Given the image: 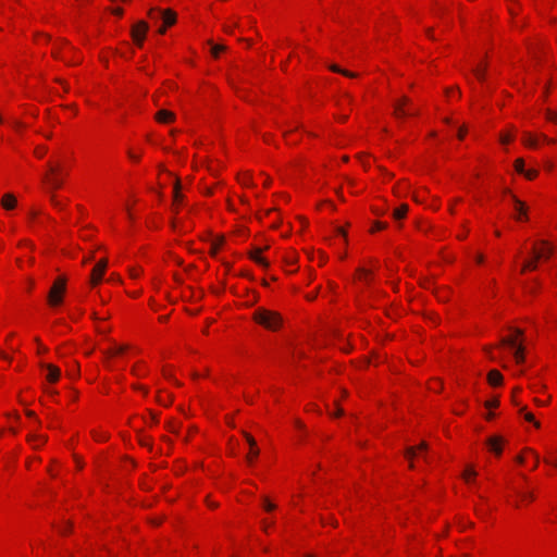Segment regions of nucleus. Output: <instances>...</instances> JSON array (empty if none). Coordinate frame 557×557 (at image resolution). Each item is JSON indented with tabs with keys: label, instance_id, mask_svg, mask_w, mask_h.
Segmentation results:
<instances>
[{
	"label": "nucleus",
	"instance_id": "nucleus-1",
	"mask_svg": "<svg viewBox=\"0 0 557 557\" xmlns=\"http://www.w3.org/2000/svg\"><path fill=\"white\" fill-rule=\"evenodd\" d=\"M253 320L270 331H276L282 325L281 315L265 308H258L253 312Z\"/></svg>",
	"mask_w": 557,
	"mask_h": 557
},
{
	"label": "nucleus",
	"instance_id": "nucleus-2",
	"mask_svg": "<svg viewBox=\"0 0 557 557\" xmlns=\"http://www.w3.org/2000/svg\"><path fill=\"white\" fill-rule=\"evenodd\" d=\"M66 289V278L59 276L52 284L48 294V304L52 307H57L63 301V294Z\"/></svg>",
	"mask_w": 557,
	"mask_h": 557
},
{
	"label": "nucleus",
	"instance_id": "nucleus-3",
	"mask_svg": "<svg viewBox=\"0 0 557 557\" xmlns=\"http://www.w3.org/2000/svg\"><path fill=\"white\" fill-rule=\"evenodd\" d=\"M502 346H508L513 350V357L517 363H522L524 361V347L521 343H517L515 336H507L500 339Z\"/></svg>",
	"mask_w": 557,
	"mask_h": 557
},
{
	"label": "nucleus",
	"instance_id": "nucleus-4",
	"mask_svg": "<svg viewBox=\"0 0 557 557\" xmlns=\"http://www.w3.org/2000/svg\"><path fill=\"white\" fill-rule=\"evenodd\" d=\"M148 28L149 26L145 21H139L132 27L131 34L138 47L143 46Z\"/></svg>",
	"mask_w": 557,
	"mask_h": 557
},
{
	"label": "nucleus",
	"instance_id": "nucleus-5",
	"mask_svg": "<svg viewBox=\"0 0 557 557\" xmlns=\"http://www.w3.org/2000/svg\"><path fill=\"white\" fill-rule=\"evenodd\" d=\"M540 244L542 245L541 248L536 245L532 247V255L535 260H546L553 255L554 248L546 240H542Z\"/></svg>",
	"mask_w": 557,
	"mask_h": 557
},
{
	"label": "nucleus",
	"instance_id": "nucleus-6",
	"mask_svg": "<svg viewBox=\"0 0 557 557\" xmlns=\"http://www.w3.org/2000/svg\"><path fill=\"white\" fill-rule=\"evenodd\" d=\"M410 100L407 97H403L399 101H397L394 106V114L396 117H405L409 115H414L418 113L416 109L406 110L404 106L409 104Z\"/></svg>",
	"mask_w": 557,
	"mask_h": 557
},
{
	"label": "nucleus",
	"instance_id": "nucleus-7",
	"mask_svg": "<svg viewBox=\"0 0 557 557\" xmlns=\"http://www.w3.org/2000/svg\"><path fill=\"white\" fill-rule=\"evenodd\" d=\"M107 264H108L107 260L102 259L94 267L91 275H90V281H91L92 285H97L102 280V276L107 269Z\"/></svg>",
	"mask_w": 557,
	"mask_h": 557
},
{
	"label": "nucleus",
	"instance_id": "nucleus-8",
	"mask_svg": "<svg viewBox=\"0 0 557 557\" xmlns=\"http://www.w3.org/2000/svg\"><path fill=\"white\" fill-rule=\"evenodd\" d=\"M58 168L49 164V174L45 180L51 189H58L62 186V180L58 176Z\"/></svg>",
	"mask_w": 557,
	"mask_h": 557
},
{
	"label": "nucleus",
	"instance_id": "nucleus-9",
	"mask_svg": "<svg viewBox=\"0 0 557 557\" xmlns=\"http://www.w3.org/2000/svg\"><path fill=\"white\" fill-rule=\"evenodd\" d=\"M42 369L47 370L46 380L50 383H55L60 379L61 371L58 367L49 363H40Z\"/></svg>",
	"mask_w": 557,
	"mask_h": 557
},
{
	"label": "nucleus",
	"instance_id": "nucleus-10",
	"mask_svg": "<svg viewBox=\"0 0 557 557\" xmlns=\"http://www.w3.org/2000/svg\"><path fill=\"white\" fill-rule=\"evenodd\" d=\"M243 434H244V436H245V438H246V441H247V443L249 444V447H250V451L247 455L246 459H247V462L249 465H251L253 458L259 455L260 450L257 447V443H256L255 438L250 434H248L246 432H243Z\"/></svg>",
	"mask_w": 557,
	"mask_h": 557
},
{
	"label": "nucleus",
	"instance_id": "nucleus-11",
	"mask_svg": "<svg viewBox=\"0 0 557 557\" xmlns=\"http://www.w3.org/2000/svg\"><path fill=\"white\" fill-rule=\"evenodd\" d=\"M487 445L490 449L497 456L502 454V443L503 438L500 436H492L487 440Z\"/></svg>",
	"mask_w": 557,
	"mask_h": 557
},
{
	"label": "nucleus",
	"instance_id": "nucleus-12",
	"mask_svg": "<svg viewBox=\"0 0 557 557\" xmlns=\"http://www.w3.org/2000/svg\"><path fill=\"white\" fill-rule=\"evenodd\" d=\"M160 16L163 20V25L172 26L176 22V13L171 9L160 11Z\"/></svg>",
	"mask_w": 557,
	"mask_h": 557
},
{
	"label": "nucleus",
	"instance_id": "nucleus-13",
	"mask_svg": "<svg viewBox=\"0 0 557 557\" xmlns=\"http://www.w3.org/2000/svg\"><path fill=\"white\" fill-rule=\"evenodd\" d=\"M156 120L160 123H171L175 120V115L173 112L162 109L156 113Z\"/></svg>",
	"mask_w": 557,
	"mask_h": 557
},
{
	"label": "nucleus",
	"instance_id": "nucleus-14",
	"mask_svg": "<svg viewBox=\"0 0 557 557\" xmlns=\"http://www.w3.org/2000/svg\"><path fill=\"white\" fill-rule=\"evenodd\" d=\"M511 198L513 201L515 210L518 212L517 219H527V208L524 203L521 200H519L516 196H511Z\"/></svg>",
	"mask_w": 557,
	"mask_h": 557
},
{
	"label": "nucleus",
	"instance_id": "nucleus-15",
	"mask_svg": "<svg viewBox=\"0 0 557 557\" xmlns=\"http://www.w3.org/2000/svg\"><path fill=\"white\" fill-rule=\"evenodd\" d=\"M428 448V444L425 442H422L418 447H408L406 449V457L409 459V460H412V458L416 456L417 454V450H424ZM409 467L412 469L413 468V463L412 461H410V465Z\"/></svg>",
	"mask_w": 557,
	"mask_h": 557
},
{
	"label": "nucleus",
	"instance_id": "nucleus-16",
	"mask_svg": "<svg viewBox=\"0 0 557 557\" xmlns=\"http://www.w3.org/2000/svg\"><path fill=\"white\" fill-rule=\"evenodd\" d=\"M488 383L493 386H498L503 383V375L497 370H491L487 374Z\"/></svg>",
	"mask_w": 557,
	"mask_h": 557
},
{
	"label": "nucleus",
	"instance_id": "nucleus-17",
	"mask_svg": "<svg viewBox=\"0 0 557 557\" xmlns=\"http://www.w3.org/2000/svg\"><path fill=\"white\" fill-rule=\"evenodd\" d=\"M1 206L5 209V210H11L13 208H15L16 206V199L14 197V195L12 194H5L2 199H1Z\"/></svg>",
	"mask_w": 557,
	"mask_h": 557
},
{
	"label": "nucleus",
	"instance_id": "nucleus-18",
	"mask_svg": "<svg viewBox=\"0 0 557 557\" xmlns=\"http://www.w3.org/2000/svg\"><path fill=\"white\" fill-rule=\"evenodd\" d=\"M262 252V249L261 248H256L251 253H250V258L256 262L258 263L259 265L261 267H264L267 268L269 265L268 261L262 258L260 255Z\"/></svg>",
	"mask_w": 557,
	"mask_h": 557
},
{
	"label": "nucleus",
	"instance_id": "nucleus-19",
	"mask_svg": "<svg viewBox=\"0 0 557 557\" xmlns=\"http://www.w3.org/2000/svg\"><path fill=\"white\" fill-rule=\"evenodd\" d=\"M407 211H408V206L404 203L399 208H397L393 211V218L395 220H401L405 218Z\"/></svg>",
	"mask_w": 557,
	"mask_h": 557
},
{
	"label": "nucleus",
	"instance_id": "nucleus-20",
	"mask_svg": "<svg viewBox=\"0 0 557 557\" xmlns=\"http://www.w3.org/2000/svg\"><path fill=\"white\" fill-rule=\"evenodd\" d=\"M331 71L335 72V73H339L346 77H356L357 74L354 73V72H350V71H347V70H343L341 69L338 65L336 64H332L329 66Z\"/></svg>",
	"mask_w": 557,
	"mask_h": 557
},
{
	"label": "nucleus",
	"instance_id": "nucleus-21",
	"mask_svg": "<svg viewBox=\"0 0 557 557\" xmlns=\"http://www.w3.org/2000/svg\"><path fill=\"white\" fill-rule=\"evenodd\" d=\"M28 441L33 444L35 448H37L47 441V437L42 435H32L28 437Z\"/></svg>",
	"mask_w": 557,
	"mask_h": 557
},
{
	"label": "nucleus",
	"instance_id": "nucleus-22",
	"mask_svg": "<svg viewBox=\"0 0 557 557\" xmlns=\"http://www.w3.org/2000/svg\"><path fill=\"white\" fill-rule=\"evenodd\" d=\"M522 141L525 146L530 147V148H535L536 147V139L529 133H525L523 135V138H522Z\"/></svg>",
	"mask_w": 557,
	"mask_h": 557
},
{
	"label": "nucleus",
	"instance_id": "nucleus-23",
	"mask_svg": "<svg viewBox=\"0 0 557 557\" xmlns=\"http://www.w3.org/2000/svg\"><path fill=\"white\" fill-rule=\"evenodd\" d=\"M476 475V472L472 467H467L466 470L462 473V478L467 483L471 482V479Z\"/></svg>",
	"mask_w": 557,
	"mask_h": 557
},
{
	"label": "nucleus",
	"instance_id": "nucleus-24",
	"mask_svg": "<svg viewBox=\"0 0 557 557\" xmlns=\"http://www.w3.org/2000/svg\"><path fill=\"white\" fill-rule=\"evenodd\" d=\"M537 261L534 258L532 260H527L521 269V272H525L527 270H536L537 268Z\"/></svg>",
	"mask_w": 557,
	"mask_h": 557
},
{
	"label": "nucleus",
	"instance_id": "nucleus-25",
	"mask_svg": "<svg viewBox=\"0 0 557 557\" xmlns=\"http://www.w3.org/2000/svg\"><path fill=\"white\" fill-rule=\"evenodd\" d=\"M211 45V53L213 57L218 58L219 53L226 50L224 45H215L212 41H209Z\"/></svg>",
	"mask_w": 557,
	"mask_h": 557
},
{
	"label": "nucleus",
	"instance_id": "nucleus-26",
	"mask_svg": "<svg viewBox=\"0 0 557 557\" xmlns=\"http://www.w3.org/2000/svg\"><path fill=\"white\" fill-rule=\"evenodd\" d=\"M180 189H181V182L176 181L175 185H174V190H173V198H174L175 202H180L183 199V195L181 194Z\"/></svg>",
	"mask_w": 557,
	"mask_h": 557
},
{
	"label": "nucleus",
	"instance_id": "nucleus-27",
	"mask_svg": "<svg viewBox=\"0 0 557 557\" xmlns=\"http://www.w3.org/2000/svg\"><path fill=\"white\" fill-rule=\"evenodd\" d=\"M515 169L518 173L522 174L524 173V161L523 159L519 158L515 161Z\"/></svg>",
	"mask_w": 557,
	"mask_h": 557
},
{
	"label": "nucleus",
	"instance_id": "nucleus-28",
	"mask_svg": "<svg viewBox=\"0 0 557 557\" xmlns=\"http://www.w3.org/2000/svg\"><path fill=\"white\" fill-rule=\"evenodd\" d=\"M473 73L479 81H484L485 78V69H473Z\"/></svg>",
	"mask_w": 557,
	"mask_h": 557
},
{
	"label": "nucleus",
	"instance_id": "nucleus-29",
	"mask_svg": "<svg viewBox=\"0 0 557 557\" xmlns=\"http://www.w3.org/2000/svg\"><path fill=\"white\" fill-rule=\"evenodd\" d=\"M358 271H359V278L364 282H368L369 277H370V273L364 269H359Z\"/></svg>",
	"mask_w": 557,
	"mask_h": 557
},
{
	"label": "nucleus",
	"instance_id": "nucleus-30",
	"mask_svg": "<svg viewBox=\"0 0 557 557\" xmlns=\"http://www.w3.org/2000/svg\"><path fill=\"white\" fill-rule=\"evenodd\" d=\"M528 180H533L536 177L537 175V171L536 170H524V173H522Z\"/></svg>",
	"mask_w": 557,
	"mask_h": 557
},
{
	"label": "nucleus",
	"instance_id": "nucleus-31",
	"mask_svg": "<svg viewBox=\"0 0 557 557\" xmlns=\"http://www.w3.org/2000/svg\"><path fill=\"white\" fill-rule=\"evenodd\" d=\"M498 405H499V400L497 398H494V399L485 401V407L488 408V409L490 408L498 407Z\"/></svg>",
	"mask_w": 557,
	"mask_h": 557
},
{
	"label": "nucleus",
	"instance_id": "nucleus-32",
	"mask_svg": "<svg viewBox=\"0 0 557 557\" xmlns=\"http://www.w3.org/2000/svg\"><path fill=\"white\" fill-rule=\"evenodd\" d=\"M263 508L267 510V511H272L275 509V505L272 504L271 502H269L267 498L263 499Z\"/></svg>",
	"mask_w": 557,
	"mask_h": 557
},
{
	"label": "nucleus",
	"instance_id": "nucleus-33",
	"mask_svg": "<svg viewBox=\"0 0 557 557\" xmlns=\"http://www.w3.org/2000/svg\"><path fill=\"white\" fill-rule=\"evenodd\" d=\"M546 116L549 121L557 123V112L547 110Z\"/></svg>",
	"mask_w": 557,
	"mask_h": 557
},
{
	"label": "nucleus",
	"instance_id": "nucleus-34",
	"mask_svg": "<svg viewBox=\"0 0 557 557\" xmlns=\"http://www.w3.org/2000/svg\"><path fill=\"white\" fill-rule=\"evenodd\" d=\"M126 349V346H119L108 351V355H119L122 354Z\"/></svg>",
	"mask_w": 557,
	"mask_h": 557
},
{
	"label": "nucleus",
	"instance_id": "nucleus-35",
	"mask_svg": "<svg viewBox=\"0 0 557 557\" xmlns=\"http://www.w3.org/2000/svg\"><path fill=\"white\" fill-rule=\"evenodd\" d=\"M525 420L529 422H533L536 428H540V423L534 420V416L530 412L525 413L524 416Z\"/></svg>",
	"mask_w": 557,
	"mask_h": 557
},
{
	"label": "nucleus",
	"instance_id": "nucleus-36",
	"mask_svg": "<svg viewBox=\"0 0 557 557\" xmlns=\"http://www.w3.org/2000/svg\"><path fill=\"white\" fill-rule=\"evenodd\" d=\"M51 202L58 209H62L63 208L62 203L57 199V197L54 195H51Z\"/></svg>",
	"mask_w": 557,
	"mask_h": 557
},
{
	"label": "nucleus",
	"instance_id": "nucleus-37",
	"mask_svg": "<svg viewBox=\"0 0 557 557\" xmlns=\"http://www.w3.org/2000/svg\"><path fill=\"white\" fill-rule=\"evenodd\" d=\"M386 227V224L385 223H382V222H375L373 227H372V232L374 231H379V230H383Z\"/></svg>",
	"mask_w": 557,
	"mask_h": 557
},
{
	"label": "nucleus",
	"instance_id": "nucleus-38",
	"mask_svg": "<svg viewBox=\"0 0 557 557\" xmlns=\"http://www.w3.org/2000/svg\"><path fill=\"white\" fill-rule=\"evenodd\" d=\"M140 274V270H137V269H131L129 270V275L133 277V278H136L138 277Z\"/></svg>",
	"mask_w": 557,
	"mask_h": 557
},
{
	"label": "nucleus",
	"instance_id": "nucleus-39",
	"mask_svg": "<svg viewBox=\"0 0 557 557\" xmlns=\"http://www.w3.org/2000/svg\"><path fill=\"white\" fill-rule=\"evenodd\" d=\"M521 497L530 500L534 499V495L532 493H522Z\"/></svg>",
	"mask_w": 557,
	"mask_h": 557
},
{
	"label": "nucleus",
	"instance_id": "nucleus-40",
	"mask_svg": "<svg viewBox=\"0 0 557 557\" xmlns=\"http://www.w3.org/2000/svg\"><path fill=\"white\" fill-rule=\"evenodd\" d=\"M510 140H511V137H510L509 135H502V136H500V141H502L503 144H506V143H508V141H510Z\"/></svg>",
	"mask_w": 557,
	"mask_h": 557
},
{
	"label": "nucleus",
	"instance_id": "nucleus-41",
	"mask_svg": "<svg viewBox=\"0 0 557 557\" xmlns=\"http://www.w3.org/2000/svg\"><path fill=\"white\" fill-rule=\"evenodd\" d=\"M112 12L115 15H117V16H122L123 15V9L122 8H115Z\"/></svg>",
	"mask_w": 557,
	"mask_h": 557
},
{
	"label": "nucleus",
	"instance_id": "nucleus-42",
	"mask_svg": "<svg viewBox=\"0 0 557 557\" xmlns=\"http://www.w3.org/2000/svg\"><path fill=\"white\" fill-rule=\"evenodd\" d=\"M140 444H141L143 446H148V447H150V443H149V441H148L147 438H145V437H141V438H140Z\"/></svg>",
	"mask_w": 557,
	"mask_h": 557
},
{
	"label": "nucleus",
	"instance_id": "nucleus-43",
	"mask_svg": "<svg viewBox=\"0 0 557 557\" xmlns=\"http://www.w3.org/2000/svg\"><path fill=\"white\" fill-rule=\"evenodd\" d=\"M95 438L97 441H104L107 438V435L106 434H95Z\"/></svg>",
	"mask_w": 557,
	"mask_h": 557
},
{
	"label": "nucleus",
	"instance_id": "nucleus-44",
	"mask_svg": "<svg viewBox=\"0 0 557 557\" xmlns=\"http://www.w3.org/2000/svg\"><path fill=\"white\" fill-rule=\"evenodd\" d=\"M513 333L516 336H522L523 335V331L520 330V329H512Z\"/></svg>",
	"mask_w": 557,
	"mask_h": 557
},
{
	"label": "nucleus",
	"instance_id": "nucleus-45",
	"mask_svg": "<svg viewBox=\"0 0 557 557\" xmlns=\"http://www.w3.org/2000/svg\"><path fill=\"white\" fill-rule=\"evenodd\" d=\"M128 157L133 160V161H137L139 159L138 156L134 154L133 152L128 151Z\"/></svg>",
	"mask_w": 557,
	"mask_h": 557
},
{
	"label": "nucleus",
	"instance_id": "nucleus-46",
	"mask_svg": "<svg viewBox=\"0 0 557 557\" xmlns=\"http://www.w3.org/2000/svg\"><path fill=\"white\" fill-rule=\"evenodd\" d=\"M223 240L224 239L221 237L216 242H214L212 245H215V246L220 247L223 244Z\"/></svg>",
	"mask_w": 557,
	"mask_h": 557
},
{
	"label": "nucleus",
	"instance_id": "nucleus-47",
	"mask_svg": "<svg viewBox=\"0 0 557 557\" xmlns=\"http://www.w3.org/2000/svg\"><path fill=\"white\" fill-rule=\"evenodd\" d=\"M546 462L550 463V465L557 466V458L556 459H553V458L552 459H546Z\"/></svg>",
	"mask_w": 557,
	"mask_h": 557
},
{
	"label": "nucleus",
	"instance_id": "nucleus-48",
	"mask_svg": "<svg viewBox=\"0 0 557 557\" xmlns=\"http://www.w3.org/2000/svg\"><path fill=\"white\" fill-rule=\"evenodd\" d=\"M426 35L431 38V39H435L434 36H433V33H432V29L431 28H428L426 29Z\"/></svg>",
	"mask_w": 557,
	"mask_h": 557
},
{
	"label": "nucleus",
	"instance_id": "nucleus-49",
	"mask_svg": "<svg viewBox=\"0 0 557 557\" xmlns=\"http://www.w3.org/2000/svg\"><path fill=\"white\" fill-rule=\"evenodd\" d=\"M465 133H466L465 128H460L459 133H458L459 138H463Z\"/></svg>",
	"mask_w": 557,
	"mask_h": 557
},
{
	"label": "nucleus",
	"instance_id": "nucleus-50",
	"mask_svg": "<svg viewBox=\"0 0 557 557\" xmlns=\"http://www.w3.org/2000/svg\"><path fill=\"white\" fill-rule=\"evenodd\" d=\"M26 416L29 417V418H34L35 417V412L30 411V410H27L26 411Z\"/></svg>",
	"mask_w": 557,
	"mask_h": 557
},
{
	"label": "nucleus",
	"instance_id": "nucleus-51",
	"mask_svg": "<svg viewBox=\"0 0 557 557\" xmlns=\"http://www.w3.org/2000/svg\"><path fill=\"white\" fill-rule=\"evenodd\" d=\"M165 30H166V26L163 25L162 27H160L159 34L163 35V34H165Z\"/></svg>",
	"mask_w": 557,
	"mask_h": 557
},
{
	"label": "nucleus",
	"instance_id": "nucleus-52",
	"mask_svg": "<svg viewBox=\"0 0 557 557\" xmlns=\"http://www.w3.org/2000/svg\"><path fill=\"white\" fill-rule=\"evenodd\" d=\"M36 153L39 158H41L45 154V150H38Z\"/></svg>",
	"mask_w": 557,
	"mask_h": 557
},
{
	"label": "nucleus",
	"instance_id": "nucleus-53",
	"mask_svg": "<svg viewBox=\"0 0 557 557\" xmlns=\"http://www.w3.org/2000/svg\"><path fill=\"white\" fill-rule=\"evenodd\" d=\"M476 261H478L479 263L483 262V256H482V255H478V256H476Z\"/></svg>",
	"mask_w": 557,
	"mask_h": 557
},
{
	"label": "nucleus",
	"instance_id": "nucleus-54",
	"mask_svg": "<svg viewBox=\"0 0 557 557\" xmlns=\"http://www.w3.org/2000/svg\"><path fill=\"white\" fill-rule=\"evenodd\" d=\"M517 461H518L519 463H522V462L524 461V458H523L522 456H518V457H517Z\"/></svg>",
	"mask_w": 557,
	"mask_h": 557
},
{
	"label": "nucleus",
	"instance_id": "nucleus-55",
	"mask_svg": "<svg viewBox=\"0 0 557 557\" xmlns=\"http://www.w3.org/2000/svg\"><path fill=\"white\" fill-rule=\"evenodd\" d=\"M218 249H219V247H218V246L212 245V253H216Z\"/></svg>",
	"mask_w": 557,
	"mask_h": 557
},
{
	"label": "nucleus",
	"instance_id": "nucleus-56",
	"mask_svg": "<svg viewBox=\"0 0 557 557\" xmlns=\"http://www.w3.org/2000/svg\"><path fill=\"white\" fill-rule=\"evenodd\" d=\"M218 249H219V247H218V246L212 245V253H216Z\"/></svg>",
	"mask_w": 557,
	"mask_h": 557
},
{
	"label": "nucleus",
	"instance_id": "nucleus-57",
	"mask_svg": "<svg viewBox=\"0 0 557 557\" xmlns=\"http://www.w3.org/2000/svg\"><path fill=\"white\" fill-rule=\"evenodd\" d=\"M157 11V9H150L149 11V16L150 17H153V13Z\"/></svg>",
	"mask_w": 557,
	"mask_h": 557
},
{
	"label": "nucleus",
	"instance_id": "nucleus-58",
	"mask_svg": "<svg viewBox=\"0 0 557 557\" xmlns=\"http://www.w3.org/2000/svg\"><path fill=\"white\" fill-rule=\"evenodd\" d=\"M69 530H70V524H67V525H66V528H64V530L62 529V530H60V531H61L62 533H65V532H67Z\"/></svg>",
	"mask_w": 557,
	"mask_h": 557
},
{
	"label": "nucleus",
	"instance_id": "nucleus-59",
	"mask_svg": "<svg viewBox=\"0 0 557 557\" xmlns=\"http://www.w3.org/2000/svg\"><path fill=\"white\" fill-rule=\"evenodd\" d=\"M343 414V410L342 409H338L337 412H336V416H342Z\"/></svg>",
	"mask_w": 557,
	"mask_h": 557
},
{
	"label": "nucleus",
	"instance_id": "nucleus-60",
	"mask_svg": "<svg viewBox=\"0 0 557 557\" xmlns=\"http://www.w3.org/2000/svg\"><path fill=\"white\" fill-rule=\"evenodd\" d=\"M493 418V413H487L486 419L491 420Z\"/></svg>",
	"mask_w": 557,
	"mask_h": 557
},
{
	"label": "nucleus",
	"instance_id": "nucleus-61",
	"mask_svg": "<svg viewBox=\"0 0 557 557\" xmlns=\"http://www.w3.org/2000/svg\"><path fill=\"white\" fill-rule=\"evenodd\" d=\"M263 530L267 532L268 531V524L265 522H263Z\"/></svg>",
	"mask_w": 557,
	"mask_h": 557
},
{
	"label": "nucleus",
	"instance_id": "nucleus-62",
	"mask_svg": "<svg viewBox=\"0 0 557 557\" xmlns=\"http://www.w3.org/2000/svg\"><path fill=\"white\" fill-rule=\"evenodd\" d=\"M133 371L135 374L139 375V369H134Z\"/></svg>",
	"mask_w": 557,
	"mask_h": 557
},
{
	"label": "nucleus",
	"instance_id": "nucleus-63",
	"mask_svg": "<svg viewBox=\"0 0 557 557\" xmlns=\"http://www.w3.org/2000/svg\"><path fill=\"white\" fill-rule=\"evenodd\" d=\"M133 371L135 374L139 375V369H134Z\"/></svg>",
	"mask_w": 557,
	"mask_h": 557
},
{
	"label": "nucleus",
	"instance_id": "nucleus-64",
	"mask_svg": "<svg viewBox=\"0 0 557 557\" xmlns=\"http://www.w3.org/2000/svg\"><path fill=\"white\" fill-rule=\"evenodd\" d=\"M287 261L290 262V263H294V258H288Z\"/></svg>",
	"mask_w": 557,
	"mask_h": 557
}]
</instances>
